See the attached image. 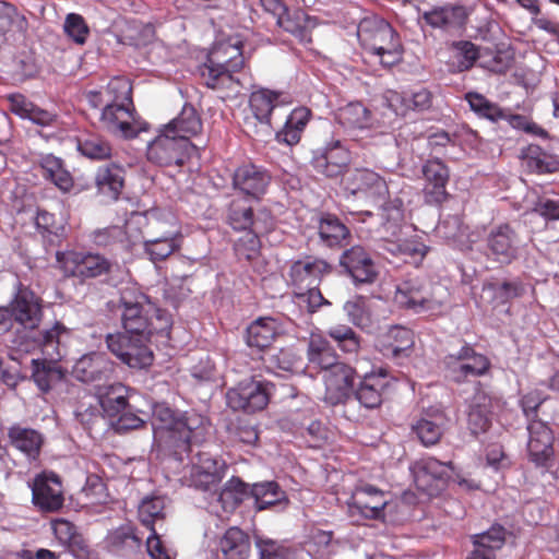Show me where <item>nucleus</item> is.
<instances>
[{"label": "nucleus", "mask_w": 559, "mask_h": 559, "mask_svg": "<svg viewBox=\"0 0 559 559\" xmlns=\"http://www.w3.org/2000/svg\"><path fill=\"white\" fill-rule=\"evenodd\" d=\"M162 128L178 138L191 141V138L201 133L203 124L197 109L191 104H185L181 111Z\"/></svg>", "instance_id": "33"}, {"label": "nucleus", "mask_w": 559, "mask_h": 559, "mask_svg": "<svg viewBox=\"0 0 559 559\" xmlns=\"http://www.w3.org/2000/svg\"><path fill=\"white\" fill-rule=\"evenodd\" d=\"M520 254V237L509 223L489 229L485 238V255L500 265H510Z\"/></svg>", "instance_id": "12"}, {"label": "nucleus", "mask_w": 559, "mask_h": 559, "mask_svg": "<svg viewBox=\"0 0 559 559\" xmlns=\"http://www.w3.org/2000/svg\"><path fill=\"white\" fill-rule=\"evenodd\" d=\"M276 25L295 36L301 43L311 41L313 23L308 14L300 9L287 10L282 17L276 20Z\"/></svg>", "instance_id": "45"}, {"label": "nucleus", "mask_w": 559, "mask_h": 559, "mask_svg": "<svg viewBox=\"0 0 559 559\" xmlns=\"http://www.w3.org/2000/svg\"><path fill=\"white\" fill-rule=\"evenodd\" d=\"M273 389V383L253 377L241 381L236 388L227 391V405L234 411L245 413L262 411L267 406Z\"/></svg>", "instance_id": "11"}, {"label": "nucleus", "mask_w": 559, "mask_h": 559, "mask_svg": "<svg viewBox=\"0 0 559 559\" xmlns=\"http://www.w3.org/2000/svg\"><path fill=\"white\" fill-rule=\"evenodd\" d=\"M507 531L493 524L486 532L472 535L473 550L467 559H497V552L506 544Z\"/></svg>", "instance_id": "32"}, {"label": "nucleus", "mask_w": 559, "mask_h": 559, "mask_svg": "<svg viewBox=\"0 0 559 559\" xmlns=\"http://www.w3.org/2000/svg\"><path fill=\"white\" fill-rule=\"evenodd\" d=\"M245 66L242 45L222 41L212 48L206 61L200 67L203 83L222 92L223 97L236 96L240 92V80L235 75Z\"/></svg>", "instance_id": "2"}, {"label": "nucleus", "mask_w": 559, "mask_h": 559, "mask_svg": "<svg viewBox=\"0 0 559 559\" xmlns=\"http://www.w3.org/2000/svg\"><path fill=\"white\" fill-rule=\"evenodd\" d=\"M453 48L456 50V55L454 58L456 59V63H454V72H464L473 68L475 62L479 59L481 53L479 52L477 46L468 40H460L453 43Z\"/></svg>", "instance_id": "59"}, {"label": "nucleus", "mask_w": 559, "mask_h": 559, "mask_svg": "<svg viewBox=\"0 0 559 559\" xmlns=\"http://www.w3.org/2000/svg\"><path fill=\"white\" fill-rule=\"evenodd\" d=\"M226 471L227 464L223 459L201 451L192 463L187 480L195 489L207 491L218 486Z\"/></svg>", "instance_id": "16"}, {"label": "nucleus", "mask_w": 559, "mask_h": 559, "mask_svg": "<svg viewBox=\"0 0 559 559\" xmlns=\"http://www.w3.org/2000/svg\"><path fill=\"white\" fill-rule=\"evenodd\" d=\"M361 47L380 58L381 64L391 67L401 59L400 39L393 27L378 15L364 17L357 27Z\"/></svg>", "instance_id": "4"}, {"label": "nucleus", "mask_w": 559, "mask_h": 559, "mask_svg": "<svg viewBox=\"0 0 559 559\" xmlns=\"http://www.w3.org/2000/svg\"><path fill=\"white\" fill-rule=\"evenodd\" d=\"M283 98V92L261 88L251 93L249 106L258 121L270 124L273 109L278 105L285 104Z\"/></svg>", "instance_id": "44"}, {"label": "nucleus", "mask_w": 559, "mask_h": 559, "mask_svg": "<svg viewBox=\"0 0 559 559\" xmlns=\"http://www.w3.org/2000/svg\"><path fill=\"white\" fill-rule=\"evenodd\" d=\"M306 369L313 377L326 371L340 361L331 343L320 333H311L307 346Z\"/></svg>", "instance_id": "27"}, {"label": "nucleus", "mask_w": 559, "mask_h": 559, "mask_svg": "<svg viewBox=\"0 0 559 559\" xmlns=\"http://www.w3.org/2000/svg\"><path fill=\"white\" fill-rule=\"evenodd\" d=\"M117 91H121V95L106 104L100 114V122L110 133L133 139L142 128L132 100V87L129 82L116 79L108 84V94Z\"/></svg>", "instance_id": "3"}, {"label": "nucleus", "mask_w": 559, "mask_h": 559, "mask_svg": "<svg viewBox=\"0 0 559 559\" xmlns=\"http://www.w3.org/2000/svg\"><path fill=\"white\" fill-rule=\"evenodd\" d=\"M182 235L178 229L168 230L164 235L144 241V252L154 263L166 260L180 250Z\"/></svg>", "instance_id": "43"}, {"label": "nucleus", "mask_w": 559, "mask_h": 559, "mask_svg": "<svg viewBox=\"0 0 559 559\" xmlns=\"http://www.w3.org/2000/svg\"><path fill=\"white\" fill-rule=\"evenodd\" d=\"M453 471L452 462H441L433 456L421 457L411 466L416 487L428 495L444 486Z\"/></svg>", "instance_id": "15"}, {"label": "nucleus", "mask_w": 559, "mask_h": 559, "mask_svg": "<svg viewBox=\"0 0 559 559\" xmlns=\"http://www.w3.org/2000/svg\"><path fill=\"white\" fill-rule=\"evenodd\" d=\"M126 169L118 163H108L97 168L94 185L97 194L109 202L120 199L126 187Z\"/></svg>", "instance_id": "25"}, {"label": "nucleus", "mask_w": 559, "mask_h": 559, "mask_svg": "<svg viewBox=\"0 0 559 559\" xmlns=\"http://www.w3.org/2000/svg\"><path fill=\"white\" fill-rule=\"evenodd\" d=\"M32 503L40 513H57L66 501L63 481L53 471H41L28 483Z\"/></svg>", "instance_id": "9"}, {"label": "nucleus", "mask_w": 559, "mask_h": 559, "mask_svg": "<svg viewBox=\"0 0 559 559\" xmlns=\"http://www.w3.org/2000/svg\"><path fill=\"white\" fill-rule=\"evenodd\" d=\"M380 217L385 231L396 235L404 221L403 201L400 198L385 201L380 207Z\"/></svg>", "instance_id": "55"}, {"label": "nucleus", "mask_w": 559, "mask_h": 559, "mask_svg": "<svg viewBox=\"0 0 559 559\" xmlns=\"http://www.w3.org/2000/svg\"><path fill=\"white\" fill-rule=\"evenodd\" d=\"M8 438L10 444L29 460H36L39 456L44 437L36 429L15 424L9 427Z\"/></svg>", "instance_id": "34"}, {"label": "nucleus", "mask_w": 559, "mask_h": 559, "mask_svg": "<svg viewBox=\"0 0 559 559\" xmlns=\"http://www.w3.org/2000/svg\"><path fill=\"white\" fill-rule=\"evenodd\" d=\"M277 335V323L272 318H259L247 329V344L263 350L272 345Z\"/></svg>", "instance_id": "48"}, {"label": "nucleus", "mask_w": 559, "mask_h": 559, "mask_svg": "<svg viewBox=\"0 0 559 559\" xmlns=\"http://www.w3.org/2000/svg\"><path fill=\"white\" fill-rule=\"evenodd\" d=\"M484 289L492 293V299L498 305L509 304L515 298H520L525 293L524 284L521 280L502 281V282H487L484 284Z\"/></svg>", "instance_id": "52"}, {"label": "nucleus", "mask_w": 559, "mask_h": 559, "mask_svg": "<svg viewBox=\"0 0 559 559\" xmlns=\"http://www.w3.org/2000/svg\"><path fill=\"white\" fill-rule=\"evenodd\" d=\"M448 423L441 408H429L412 424V432L424 447H432L441 440Z\"/></svg>", "instance_id": "26"}, {"label": "nucleus", "mask_w": 559, "mask_h": 559, "mask_svg": "<svg viewBox=\"0 0 559 559\" xmlns=\"http://www.w3.org/2000/svg\"><path fill=\"white\" fill-rule=\"evenodd\" d=\"M421 19L432 28L450 33L463 28L467 12L463 5L447 4L424 12Z\"/></svg>", "instance_id": "31"}, {"label": "nucleus", "mask_w": 559, "mask_h": 559, "mask_svg": "<svg viewBox=\"0 0 559 559\" xmlns=\"http://www.w3.org/2000/svg\"><path fill=\"white\" fill-rule=\"evenodd\" d=\"M443 365L450 379L459 384L465 382L469 377L485 376L491 367L489 358L481 353H477L466 342L456 353L445 355Z\"/></svg>", "instance_id": "8"}, {"label": "nucleus", "mask_w": 559, "mask_h": 559, "mask_svg": "<svg viewBox=\"0 0 559 559\" xmlns=\"http://www.w3.org/2000/svg\"><path fill=\"white\" fill-rule=\"evenodd\" d=\"M423 198L426 204L440 206L447 202L451 194L448 192L450 168L439 157H430L421 165Z\"/></svg>", "instance_id": "13"}, {"label": "nucleus", "mask_w": 559, "mask_h": 559, "mask_svg": "<svg viewBox=\"0 0 559 559\" xmlns=\"http://www.w3.org/2000/svg\"><path fill=\"white\" fill-rule=\"evenodd\" d=\"M336 119L346 129H368L373 124L372 112L360 102H352L341 107Z\"/></svg>", "instance_id": "47"}, {"label": "nucleus", "mask_w": 559, "mask_h": 559, "mask_svg": "<svg viewBox=\"0 0 559 559\" xmlns=\"http://www.w3.org/2000/svg\"><path fill=\"white\" fill-rule=\"evenodd\" d=\"M355 379V368L342 360L324 371L323 382L325 403L332 406L344 404L350 396Z\"/></svg>", "instance_id": "18"}, {"label": "nucleus", "mask_w": 559, "mask_h": 559, "mask_svg": "<svg viewBox=\"0 0 559 559\" xmlns=\"http://www.w3.org/2000/svg\"><path fill=\"white\" fill-rule=\"evenodd\" d=\"M311 116L312 112L307 107L295 108L287 117L284 127L276 132L275 140L288 146L298 144Z\"/></svg>", "instance_id": "39"}, {"label": "nucleus", "mask_w": 559, "mask_h": 559, "mask_svg": "<svg viewBox=\"0 0 559 559\" xmlns=\"http://www.w3.org/2000/svg\"><path fill=\"white\" fill-rule=\"evenodd\" d=\"M386 386L385 374H366L355 391V397L367 409L378 408L383 402Z\"/></svg>", "instance_id": "37"}, {"label": "nucleus", "mask_w": 559, "mask_h": 559, "mask_svg": "<svg viewBox=\"0 0 559 559\" xmlns=\"http://www.w3.org/2000/svg\"><path fill=\"white\" fill-rule=\"evenodd\" d=\"M151 426L155 445L182 462L190 455L192 445L205 440L209 421L193 409L180 411L167 403H156L152 408Z\"/></svg>", "instance_id": "1"}, {"label": "nucleus", "mask_w": 559, "mask_h": 559, "mask_svg": "<svg viewBox=\"0 0 559 559\" xmlns=\"http://www.w3.org/2000/svg\"><path fill=\"white\" fill-rule=\"evenodd\" d=\"M265 231L250 230L239 237L235 245L234 251L239 260H246L252 262L257 260L261 254V240L260 235Z\"/></svg>", "instance_id": "57"}, {"label": "nucleus", "mask_w": 559, "mask_h": 559, "mask_svg": "<svg viewBox=\"0 0 559 559\" xmlns=\"http://www.w3.org/2000/svg\"><path fill=\"white\" fill-rule=\"evenodd\" d=\"M317 233L319 242L328 248H342L348 243L350 231L347 226L335 215L322 212L317 218Z\"/></svg>", "instance_id": "30"}, {"label": "nucleus", "mask_w": 559, "mask_h": 559, "mask_svg": "<svg viewBox=\"0 0 559 559\" xmlns=\"http://www.w3.org/2000/svg\"><path fill=\"white\" fill-rule=\"evenodd\" d=\"M223 559H248L251 554L249 535L237 526L226 530L218 543Z\"/></svg>", "instance_id": "36"}, {"label": "nucleus", "mask_w": 559, "mask_h": 559, "mask_svg": "<svg viewBox=\"0 0 559 559\" xmlns=\"http://www.w3.org/2000/svg\"><path fill=\"white\" fill-rule=\"evenodd\" d=\"M195 151V145L189 141L166 132L162 127L157 135L148 142L147 160L159 167H183Z\"/></svg>", "instance_id": "6"}, {"label": "nucleus", "mask_w": 559, "mask_h": 559, "mask_svg": "<svg viewBox=\"0 0 559 559\" xmlns=\"http://www.w3.org/2000/svg\"><path fill=\"white\" fill-rule=\"evenodd\" d=\"M271 177L261 167L253 164L239 166L233 176V186L246 195L260 199L266 191Z\"/></svg>", "instance_id": "28"}, {"label": "nucleus", "mask_w": 559, "mask_h": 559, "mask_svg": "<svg viewBox=\"0 0 559 559\" xmlns=\"http://www.w3.org/2000/svg\"><path fill=\"white\" fill-rule=\"evenodd\" d=\"M114 371V364L103 353L82 356L73 366V376L81 382L90 383L107 379Z\"/></svg>", "instance_id": "29"}, {"label": "nucleus", "mask_w": 559, "mask_h": 559, "mask_svg": "<svg viewBox=\"0 0 559 559\" xmlns=\"http://www.w3.org/2000/svg\"><path fill=\"white\" fill-rule=\"evenodd\" d=\"M10 316L25 328L35 329L41 320V308L33 293L21 292L11 304Z\"/></svg>", "instance_id": "38"}, {"label": "nucleus", "mask_w": 559, "mask_h": 559, "mask_svg": "<svg viewBox=\"0 0 559 559\" xmlns=\"http://www.w3.org/2000/svg\"><path fill=\"white\" fill-rule=\"evenodd\" d=\"M344 310L354 325L365 328L369 324L370 316L365 297L356 296L347 300L344 305Z\"/></svg>", "instance_id": "64"}, {"label": "nucleus", "mask_w": 559, "mask_h": 559, "mask_svg": "<svg viewBox=\"0 0 559 559\" xmlns=\"http://www.w3.org/2000/svg\"><path fill=\"white\" fill-rule=\"evenodd\" d=\"M56 261L66 277H74L81 282L109 276L116 265L99 253L76 250L58 251Z\"/></svg>", "instance_id": "5"}, {"label": "nucleus", "mask_w": 559, "mask_h": 559, "mask_svg": "<svg viewBox=\"0 0 559 559\" xmlns=\"http://www.w3.org/2000/svg\"><path fill=\"white\" fill-rule=\"evenodd\" d=\"M250 496L254 499V507L258 511L288 502L286 492L274 480L251 485Z\"/></svg>", "instance_id": "46"}, {"label": "nucleus", "mask_w": 559, "mask_h": 559, "mask_svg": "<svg viewBox=\"0 0 559 559\" xmlns=\"http://www.w3.org/2000/svg\"><path fill=\"white\" fill-rule=\"evenodd\" d=\"M250 488L241 478L233 476L219 492L218 500L224 509H235L250 495Z\"/></svg>", "instance_id": "53"}, {"label": "nucleus", "mask_w": 559, "mask_h": 559, "mask_svg": "<svg viewBox=\"0 0 559 559\" xmlns=\"http://www.w3.org/2000/svg\"><path fill=\"white\" fill-rule=\"evenodd\" d=\"M414 333L404 326H392L384 336L383 347L385 355L393 357L407 356L414 346Z\"/></svg>", "instance_id": "49"}, {"label": "nucleus", "mask_w": 559, "mask_h": 559, "mask_svg": "<svg viewBox=\"0 0 559 559\" xmlns=\"http://www.w3.org/2000/svg\"><path fill=\"white\" fill-rule=\"evenodd\" d=\"M340 266L355 284H371L379 275L370 253L359 245L350 247L341 254Z\"/></svg>", "instance_id": "21"}, {"label": "nucleus", "mask_w": 559, "mask_h": 559, "mask_svg": "<svg viewBox=\"0 0 559 559\" xmlns=\"http://www.w3.org/2000/svg\"><path fill=\"white\" fill-rule=\"evenodd\" d=\"M399 308L414 312L435 311L441 308L427 286L417 278L403 281L397 287L393 298Z\"/></svg>", "instance_id": "19"}, {"label": "nucleus", "mask_w": 559, "mask_h": 559, "mask_svg": "<svg viewBox=\"0 0 559 559\" xmlns=\"http://www.w3.org/2000/svg\"><path fill=\"white\" fill-rule=\"evenodd\" d=\"M58 370L46 360H32V378L40 391L48 392L51 381L57 377Z\"/></svg>", "instance_id": "63"}, {"label": "nucleus", "mask_w": 559, "mask_h": 559, "mask_svg": "<svg viewBox=\"0 0 559 559\" xmlns=\"http://www.w3.org/2000/svg\"><path fill=\"white\" fill-rule=\"evenodd\" d=\"M349 163V151L340 141L317 150L311 158L312 168L326 178H336L343 175Z\"/></svg>", "instance_id": "23"}, {"label": "nucleus", "mask_w": 559, "mask_h": 559, "mask_svg": "<svg viewBox=\"0 0 559 559\" xmlns=\"http://www.w3.org/2000/svg\"><path fill=\"white\" fill-rule=\"evenodd\" d=\"M530 460L537 467H547L554 456V432L548 425L539 419L527 424Z\"/></svg>", "instance_id": "22"}, {"label": "nucleus", "mask_w": 559, "mask_h": 559, "mask_svg": "<svg viewBox=\"0 0 559 559\" xmlns=\"http://www.w3.org/2000/svg\"><path fill=\"white\" fill-rule=\"evenodd\" d=\"M332 272V266L323 259L306 255L293 261L288 270V284L294 293L320 286L323 277Z\"/></svg>", "instance_id": "17"}, {"label": "nucleus", "mask_w": 559, "mask_h": 559, "mask_svg": "<svg viewBox=\"0 0 559 559\" xmlns=\"http://www.w3.org/2000/svg\"><path fill=\"white\" fill-rule=\"evenodd\" d=\"M165 499L162 496L145 497L138 509L139 520L148 530H155L154 523L165 519Z\"/></svg>", "instance_id": "54"}, {"label": "nucleus", "mask_w": 559, "mask_h": 559, "mask_svg": "<svg viewBox=\"0 0 559 559\" xmlns=\"http://www.w3.org/2000/svg\"><path fill=\"white\" fill-rule=\"evenodd\" d=\"M346 504L350 521L360 524L366 520L382 519L388 499L383 490L365 484L355 487Z\"/></svg>", "instance_id": "10"}, {"label": "nucleus", "mask_w": 559, "mask_h": 559, "mask_svg": "<svg viewBox=\"0 0 559 559\" xmlns=\"http://www.w3.org/2000/svg\"><path fill=\"white\" fill-rule=\"evenodd\" d=\"M51 528L56 538L70 548L84 549V539L78 532L75 525L66 519L51 521Z\"/></svg>", "instance_id": "58"}, {"label": "nucleus", "mask_w": 559, "mask_h": 559, "mask_svg": "<svg viewBox=\"0 0 559 559\" xmlns=\"http://www.w3.org/2000/svg\"><path fill=\"white\" fill-rule=\"evenodd\" d=\"M78 151L91 160H107L112 156L109 141L99 134H84L78 139Z\"/></svg>", "instance_id": "50"}, {"label": "nucleus", "mask_w": 559, "mask_h": 559, "mask_svg": "<svg viewBox=\"0 0 559 559\" xmlns=\"http://www.w3.org/2000/svg\"><path fill=\"white\" fill-rule=\"evenodd\" d=\"M513 63V56L507 50L485 51L480 56V67L497 73H506Z\"/></svg>", "instance_id": "60"}, {"label": "nucleus", "mask_w": 559, "mask_h": 559, "mask_svg": "<svg viewBox=\"0 0 559 559\" xmlns=\"http://www.w3.org/2000/svg\"><path fill=\"white\" fill-rule=\"evenodd\" d=\"M519 158L523 169L530 174H552L559 170V162L537 144H530L523 147Z\"/></svg>", "instance_id": "35"}, {"label": "nucleus", "mask_w": 559, "mask_h": 559, "mask_svg": "<svg viewBox=\"0 0 559 559\" xmlns=\"http://www.w3.org/2000/svg\"><path fill=\"white\" fill-rule=\"evenodd\" d=\"M347 188L353 194L373 201H385L390 193L385 179L368 168L355 169L347 179Z\"/></svg>", "instance_id": "24"}, {"label": "nucleus", "mask_w": 559, "mask_h": 559, "mask_svg": "<svg viewBox=\"0 0 559 559\" xmlns=\"http://www.w3.org/2000/svg\"><path fill=\"white\" fill-rule=\"evenodd\" d=\"M466 100L468 102L471 109L478 114L480 117H485L491 121H497L503 118L502 109L497 104L491 103L479 93H467Z\"/></svg>", "instance_id": "61"}, {"label": "nucleus", "mask_w": 559, "mask_h": 559, "mask_svg": "<svg viewBox=\"0 0 559 559\" xmlns=\"http://www.w3.org/2000/svg\"><path fill=\"white\" fill-rule=\"evenodd\" d=\"M38 167L41 177L53 183L60 191L69 192L73 188V178L61 158L52 154L41 155Z\"/></svg>", "instance_id": "40"}, {"label": "nucleus", "mask_w": 559, "mask_h": 559, "mask_svg": "<svg viewBox=\"0 0 559 559\" xmlns=\"http://www.w3.org/2000/svg\"><path fill=\"white\" fill-rule=\"evenodd\" d=\"M63 32L69 39L76 45H84L90 36V27L84 17L79 13L67 14L63 23Z\"/></svg>", "instance_id": "62"}, {"label": "nucleus", "mask_w": 559, "mask_h": 559, "mask_svg": "<svg viewBox=\"0 0 559 559\" xmlns=\"http://www.w3.org/2000/svg\"><path fill=\"white\" fill-rule=\"evenodd\" d=\"M228 224L239 231H269L273 226V218L265 210L254 213L246 199H234L228 209Z\"/></svg>", "instance_id": "20"}, {"label": "nucleus", "mask_w": 559, "mask_h": 559, "mask_svg": "<svg viewBox=\"0 0 559 559\" xmlns=\"http://www.w3.org/2000/svg\"><path fill=\"white\" fill-rule=\"evenodd\" d=\"M27 27L25 15L21 14L14 4L0 0V32L4 35L12 29L25 33Z\"/></svg>", "instance_id": "56"}, {"label": "nucleus", "mask_w": 559, "mask_h": 559, "mask_svg": "<svg viewBox=\"0 0 559 559\" xmlns=\"http://www.w3.org/2000/svg\"><path fill=\"white\" fill-rule=\"evenodd\" d=\"M107 547L111 552L128 556L138 552L142 546V538L131 524L121 525L112 530L106 538Z\"/></svg>", "instance_id": "41"}, {"label": "nucleus", "mask_w": 559, "mask_h": 559, "mask_svg": "<svg viewBox=\"0 0 559 559\" xmlns=\"http://www.w3.org/2000/svg\"><path fill=\"white\" fill-rule=\"evenodd\" d=\"M384 249L393 257L414 266H419L429 251V247L426 246L419 237L386 241Z\"/></svg>", "instance_id": "42"}, {"label": "nucleus", "mask_w": 559, "mask_h": 559, "mask_svg": "<svg viewBox=\"0 0 559 559\" xmlns=\"http://www.w3.org/2000/svg\"><path fill=\"white\" fill-rule=\"evenodd\" d=\"M148 341V336L128 335L121 332L106 336L110 353L122 364L134 369H144L153 364L154 355Z\"/></svg>", "instance_id": "7"}, {"label": "nucleus", "mask_w": 559, "mask_h": 559, "mask_svg": "<svg viewBox=\"0 0 559 559\" xmlns=\"http://www.w3.org/2000/svg\"><path fill=\"white\" fill-rule=\"evenodd\" d=\"M123 334L148 336V317L154 304L143 294L129 297L122 294L119 300Z\"/></svg>", "instance_id": "14"}, {"label": "nucleus", "mask_w": 559, "mask_h": 559, "mask_svg": "<svg viewBox=\"0 0 559 559\" xmlns=\"http://www.w3.org/2000/svg\"><path fill=\"white\" fill-rule=\"evenodd\" d=\"M66 333H68V329L62 323L56 322L52 328L38 332L35 338L36 346L51 361L58 360L61 358L59 349L60 338Z\"/></svg>", "instance_id": "51"}]
</instances>
